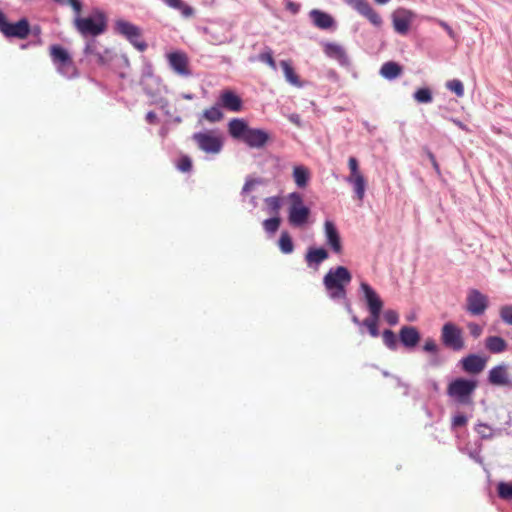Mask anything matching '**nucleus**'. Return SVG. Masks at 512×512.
Masks as SVG:
<instances>
[{
	"label": "nucleus",
	"mask_w": 512,
	"mask_h": 512,
	"mask_svg": "<svg viewBox=\"0 0 512 512\" xmlns=\"http://www.w3.org/2000/svg\"><path fill=\"white\" fill-rule=\"evenodd\" d=\"M351 280L352 274L348 268L344 266L330 268L323 277V285L327 291L328 297L335 302L342 301L349 315H353L354 313L351 302L347 298L346 290Z\"/></svg>",
	"instance_id": "nucleus-1"
},
{
	"label": "nucleus",
	"mask_w": 512,
	"mask_h": 512,
	"mask_svg": "<svg viewBox=\"0 0 512 512\" xmlns=\"http://www.w3.org/2000/svg\"><path fill=\"white\" fill-rule=\"evenodd\" d=\"M477 386L478 382L475 379L458 377L448 384L447 395L458 405H472Z\"/></svg>",
	"instance_id": "nucleus-2"
},
{
	"label": "nucleus",
	"mask_w": 512,
	"mask_h": 512,
	"mask_svg": "<svg viewBox=\"0 0 512 512\" xmlns=\"http://www.w3.org/2000/svg\"><path fill=\"white\" fill-rule=\"evenodd\" d=\"M74 26L82 36L95 37L106 31L107 18L102 11L96 10L89 17H75Z\"/></svg>",
	"instance_id": "nucleus-3"
},
{
	"label": "nucleus",
	"mask_w": 512,
	"mask_h": 512,
	"mask_svg": "<svg viewBox=\"0 0 512 512\" xmlns=\"http://www.w3.org/2000/svg\"><path fill=\"white\" fill-rule=\"evenodd\" d=\"M288 222L292 227L302 228L308 221L311 210L304 204L303 197L299 192L289 193Z\"/></svg>",
	"instance_id": "nucleus-4"
},
{
	"label": "nucleus",
	"mask_w": 512,
	"mask_h": 512,
	"mask_svg": "<svg viewBox=\"0 0 512 512\" xmlns=\"http://www.w3.org/2000/svg\"><path fill=\"white\" fill-rule=\"evenodd\" d=\"M140 84L145 94L150 98V104L157 105L161 109L168 105V100L161 95L162 85L158 77L150 71L144 72Z\"/></svg>",
	"instance_id": "nucleus-5"
},
{
	"label": "nucleus",
	"mask_w": 512,
	"mask_h": 512,
	"mask_svg": "<svg viewBox=\"0 0 512 512\" xmlns=\"http://www.w3.org/2000/svg\"><path fill=\"white\" fill-rule=\"evenodd\" d=\"M440 339L444 347L453 351H461L465 348L462 329L453 322H447L442 326Z\"/></svg>",
	"instance_id": "nucleus-6"
},
{
	"label": "nucleus",
	"mask_w": 512,
	"mask_h": 512,
	"mask_svg": "<svg viewBox=\"0 0 512 512\" xmlns=\"http://www.w3.org/2000/svg\"><path fill=\"white\" fill-rule=\"evenodd\" d=\"M49 51L53 63L57 66V69L61 74L67 77H71L76 74V68L72 57L65 48L60 45H52Z\"/></svg>",
	"instance_id": "nucleus-7"
},
{
	"label": "nucleus",
	"mask_w": 512,
	"mask_h": 512,
	"mask_svg": "<svg viewBox=\"0 0 512 512\" xmlns=\"http://www.w3.org/2000/svg\"><path fill=\"white\" fill-rule=\"evenodd\" d=\"M192 140L201 151L207 154L216 155L223 149L221 137L215 135L212 131L196 132L192 135Z\"/></svg>",
	"instance_id": "nucleus-8"
},
{
	"label": "nucleus",
	"mask_w": 512,
	"mask_h": 512,
	"mask_svg": "<svg viewBox=\"0 0 512 512\" xmlns=\"http://www.w3.org/2000/svg\"><path fill=\"white\" fill-rule=\"evenodd\" d=\"M0 32L8 38L23 40L30 34V24L26 18H22L16 23H10L4 13L0 11Z\"/></svg>",
	"instance_id": "nucleus-9"
},
{
	"label": "nucleus",
	"mask_w": 512,
	"mask_h": 512,
	"mask_svg": "<svg viewBox=\"0 0 512 512\" xmlns=\"http://www.w3.org/2000/svg\"><path fill=\"white\" fill-rule=\"evenodd\" d=\"M489 300L486 295L477 289H470L466 298V311L473 316L484 314L488 308Z\"/></svg>",
	"instance_id": "nucleus-10"
},
{
	"label": "nucleus",
	"mask_w": 512,
	"mask_h": 512,
	"mask_svg": "<svg viewBox=\"0 0 512 512\" xmlns=\"http://www.w3.org/2000/svg\"><path fill=\"white\" fill-rule=\"evenodd\" d=\"M359 289L363 294L362 299L366 303L369 315L381 314L384 303L375 289L366 282H361Z\"/></svg>",
	"instance_id": "nucleus-11"
},
{
	"label": "nucleus",
	"mask_w": 512,
	"mask_h": 512,
	"mask_svg": "<svg viewBox=\"0 0 512 512\" xmlns=\"http://www.w3.org/2000/svg\"><path fill=\"white\" fill-rule=\"evenodd\" d=\"M421 350L429 356L426 363L427 367L439 368L444 365L446 359L441 355V347L433 337H427L424 340Z\"/></svg>",
	"instance_id": "nucleus-12"
},
{
	"label": "nucleus",
	"mask_w": 512,
	"mask_h": 512,
	"mask_svg": "<svg viewBox=\"0 0 512 512\" xmlns=\"http://www.w3.org/2000/svg\"><path fill=\"white\" fill-rule=\"evenodd\" d=\"M346 2L373 26L378 28L382 26L383 20L381 16L372 8L367 0H346Z\"/></svg>",
	"instance_id": "nucleus-13"
},
{
	"label": "nucleus",
	"mask_w": 512,
	"mask_h": 512,
	"mask_svg": "<svg viewBox=\"0 0 512 512\" xmlns=\"http://www.w3.org/2000/svg\"><path fill=\"white\" fill-rule=\"evenodd\" d=\"M391 17L394 30L400 35H406L414 18V13L405 8H398L392 13Z\"/></svg>",
	"instance_id": "nucleus-14"
},
{
	"label": "nucleus",
	"mask_w": 512,
	"mask_h": 512,
	"mask_svg": "<svg viewBox=\"0 0 512 512\" xmlns=\"http://www.w3.org/2000/svg\"><path fill=\"white\" fill-rule=\"evenodd\" d=\"M486 363L487 358L478 354H469L459 361V365L465 373L474 375L481 373L485 369Z\"/></svg>",
	"instance_id": "nucleus-15"
},
{
	"label": "nucleus",
	"mask_w": 512,
	"mask_h": 512,
	"mask_svg": "<svg viewBox=\"0 0 512 512\" xmlns=\"http://www.w3.org/2000/svg\"><path fill=\"white\" fill-rule=\"evenodd\" d=\"M218 105L229 111L239 112L243 108V100L233 90L224 89L218 98Z\"/></svg>",
	"instance_id": "nucleus-16"
},
{
	"label": "nucleus",
	"mask_w": 512,
	"mask_h": 512,
	"mask_svg": "<svg viewBox=\"0 0 512 512\" xmlns=\"http://www.w3.org/2000/svg\"><path fill=\"white\" fill-rule=\"evenodd\" d=\"M421 340L419 330L414 326H402L399 331V341L408 350H413L417 347Z\"/></svg>",
	"instance_id": "nucleus-17"
},
{
	"label": "nucleus",
	"mask_w": 512,
	"mask_h": 512,
	"mask_svg": "<svg viewBox=\"0 0 512 512\" xmlns=\"http://www.w3.org/2000/svg\"><path fill=\"white\" fill-rule=\"evenodd\" d=\"M324 233L326 238V244L336 254L342 252V243L339 231L333 221L326 220L324 223Z\"/></svg>",
	"instance_id": "nucleus-18"
},
{
	"label": "nucleus",
	"mask_w": 512,
	"mask_h": 512,
	"mask_svg": "<svg viewBox=\"0 0 512 512\" xmlns=\"http://www.w3.org/2000/svg\"><path fill=\"white\" fill-rule=\"evenodd\" d=\"M270 139L267 131L259 128H250L243 142L250 148H263Z\"/></svg>",
	"instance_id": "nucleus-19"
},
{
	"label": "nucleus",
	"mask_w": 512,
	"mask_h": 512,
	"mask_svg": "<svg viewBox=\"0 0 512 512\" xmlns=\"http://www.w3.org/2000/svg\"><path fill=\"white\" fill-rule=\"evenodd\" d=\"M168 61L171 68L181 76H190L191 71L188 68V58L185 53L172 52L168 54Z\"/></svg>",
	"instance_id": "nucleus-20"
},
{
	"label": "nucleus",
	"mask_w": 512,
	"mask_h": 512,
	"mask_svg": "<svg viewBox=\"0 0 512 512\" xmlns=\"http://www.w3.org/2000/svg\"><path fill=\"white\" fill-rule=\"evenodd\" d=\"M488 381L492 385L512 387V381L509 379L507 366L504 364L497 365L489 371Z\"/></svg>",
	"instance_id": "nucleus-21"
},
{
	"label": "nucleus",
	"mask_w": 512,
	"mask_h": 512,
	"mask_svg": "<svg viewBox=\"0 0 512 512\" xmlns=\"http://www.w3.org/2000/svg\"><path fill=\"white\" fill-rule=\"evenodd\" d=\"M329 253L326 249L320 247H309L305 254V262L309 268L318 270L319 265L328 259Z\"/></svg>",
	"instance_id": "nucleus-22"
},
{
	"label": "nucleus",
	"mask_w": 512,
	"mask_h": 512,
	"mask_svg": "<svg viewBox=\"0 0 512 512\" xmlns=\"http://www.w3.org/2000/svg\"><path fill=\"white\" fill-rule=\"evenodd\" d=\"M251 127L248 126L246 120L242 118H233L228 123V132L229 135L238 141H242L245 139L246 134L249 132Z\"/></svg>",
	"instance_id": "nucleus-23"
},
{
	"label": "nucleus",
	"mask_w": 512,
	"mask_h": 512,
	"mask_svg": "<svg viewBox=\"0 0 512 512\" xmlns=\"http://www.w3.org/2000/svg\"><path fill=\"white\" fill-rule=\"evenodd\" d=\"M309 16L313 24L323 30H328L336 27L334 18L321 10L313 9L310 11Z\"/></svg>",
	"instance_id": "nucleus-24"
},
{
	"label": "nucleus",
	"mask_w": 512,
	"mask_h": 512,
	"mask_svg": "<svg viewBox=\"0 0 512 512\" xmlns=\"http://www.w3.org/2000/svg\"><path fill=\"white\" fill-rule=\"evenodd\" d=\"M325 54L336 59L341 66H349L350 60L344 48L336 43H327L324 47Z\"/></svg>",
	"instance_id": "nucleus-25"
},
{
	"label": "nucleus",
	"mask_w": 512,
	"mask_h": 512,
	"mask_svg": "<svg viewBox=\"0 0 512 512\" xmlns=\"http://www.w3.org/2000/svg\"><path fill=\"white\" fill-rule=\"evenodd\" d=\"M379 73L383 78L391 81L401 76L403 67L397 62L388 61L381 66Z\"/></svg>",
	"instance_id": "nucleus-26"
},
{
	"label": "nucleus",
	"mask_w": 512,
	"mask_h": 512,
	"mask_svg": "<svg viewBox=\"0 0 512 512\" xmlns=\"http://www.w3.org/2000/svg\"><path fill=\"white\" fill-rule=\"evenodd\" d=\"M130 45L140 52H144L148 48L146 40L142 36V30L130 23Z\"/></svg>",
	"instance_id": "nucleus-27"
},
{
	"label": "nucleus",
	"mask_w": 512,
	"mask_h": 512,
	"mask_svg": "<svg viewBox=\"0 0 512 512\" xmlns=\"http://www.w3.org/2000/svg\"><path fill=\"white\" fill-rule=\"evenodd\" d=\"M485 347L491 353L498 354L507 349V343L500 336H489L485 340Z\"/></svg>",
	"instance_id": "nucleus-28"
},
{
	"label": "nucleus",
	"mask_w": 512,
	"mask_h": 512,
	"mask_svg": "<svg viewBox=\"0 0 512 512\" xmlns=\"http://www.w3.org/2000/svg\"><path fill=\"white\" fill-rule=\"evenodd\" d=\"M293 179L298 188H305L310 180V172L303 165L295 166L293 169Z\"/></svg>",
	"instance_id": "nucleus-29"
},
{
	"label": "nucleus",
	"mask_w": 512,
	"mask_h": 512,
	"mask_svg": "<svg viewBox=\"0 0 512 512\" xmlns=\"http://www.w3.org/2000/svg\"><path fill=\"white\" fill-rule=\"evenodd\" d=\"M346 181L352 185L356 198L362 201L366 190V180L364 176L346 177Z\"/></svg>",
	"instance_id": "nucleus-30"
},
{
	"label": "nucleus",
	"mask_w": 512,
	"mask_h": 512,
	"mask_svg": "<svg viewBox=\"0 0 512 512\" xmlns=\"http://www.w3.org/2000/svg\"><path fill=\"white\" fill-rule=\"evenodd\" d=\"M280 66L283 69L284 76L287 82L296 87H302V83L300 82L298 75L295 73L294 68L292 67L289 61H280Z\"/></svg>",
	"instance_id": "nucleus-31"
},
{
	"label": "nucleus",
	"mask_w": 512,
	"mask_h": 512,
	"mask_svg": "<svg viewBox=\"0 0 512 512\" xmlns=\"http://www.w3.org/2000/svg\"><path fill=\"white\" fill-rule=\"evenodd\" d=\"M167 6L178 10L185 18L193 16L194 10L189 5L185 4L182 0H162Z\"/></svg>",
	"instance_id": "nucleus-32"
},
{
	"label": "nucleus",
	"mask_w": 512,
	"mask_h": 512,
	"mask_svg": "<svg viewBox=\"0 0 512 512\" xmlns=\"http://www.w3.org/2000/svg\"><path fill=\"white\" fill-rule=\"evenodd\" d=\"M381 314L369 315V317L362 320V324L367 328L369 334L376 338L380 335L378 323Z\"/></svg>",
	"instance_id": "nucleus-33"
},
{
	"label": "nucleus",
	"mask_w": 512,
	"mask_h": 512,
	"mask_svg": "<svg viewBox=\"0 0 512 512\" xmlns=\"http://www.w3.org/2000/svg\"><path fill=\"white\" fill-rule=\"evenodd\" d=\"M278 246L282 253L291 254L294 251L293 240L288 231H282L278 240Z\"/></svg>",
	"instance_id": "nucleus-34"
},
{
	"label": "nucleus",
	"mask_w": 512,
	"mask_h": 512,
	"mask_svg": "<svg viewBox=\"0 0 512 512\" xmlns=\"http://www.w3.org/2000/svg\"><path fill=\"white\" fill-rule=\"evenodd\" d=\"M413 98L418 103L428 104L433 101V94L430 88L422 87L413 93Z\"/></svg>",
	"instance_id": "nucleus-35"
},
{
	"label": "nucleus",
	"mask_w": 512,
	"mask_h": 512,
	"mask_svg": "<svg viewBox=\"0 0 512 512\" xmlns=\"http://www.w3.org/2000/svg\"><path fill=\"white\" fill-rule=\"evenodd\" d=\"M220 105H218V103L212 107H210L209 109H206L204 112H203V117L211 122V123H216V122H219L223 119V113L220 109Z\"/></svg>",
	"instance_id": "nucleus-36"
},
{
	"label": "nucleus",
	"mask_w": 512,
	"mask_h": 512,
	"mask_svg": "<svg viewBox=\"0 0 512 512\" xmlns=\"http://www.w3.org/2000/svg\"><path fill=\"white\" fill-rule=\"evenodd\" d=\"M382 338H383L384 345L389 350H391V351L397 350V348H398V339H397L396 334L392 330L385 329L382 332Z\"/></svg>",
	"instance_id": "nucleus-37"
},
{
	"label": "nucleus",
	"mask_w": 512,
	"mask_h": 512,
	"mask_svg": "<svg viewBox=\"0 0 512 512\" xmlns=\"http://www.w3.org/2000/svg\"><path fill=\"white\" fill-rule=\"evenodd\" d=\"M497 492L501 499L512 500V482H499Z\"/></svg>",
	"instance_id": "nucleus-38"
},
{
	"label": "nucleus",
	"mask_w": 512,
	"mask_h": 512,
	"mask_svg": "<svg viewBox=\"0 0 512 512\" xmlns=\"http://www.w3.org/2000/svg\"><path fill=\"white\" fill-rule=\"evenodd\" d=\"M280 224V217L274 216L263 221V228L267 233L274 234L279 229Z\"/></svg>",
	"instance_id": "nucleus-39"
},
{
	"label": "nucleus",
	"mask_w": 512,
	"mask_h": 512,
	"mask_svg": "<svg viewBox=\"0 0 512 512\" xmlns=\"http://www.w3.org/2000/svg\"><path fill=\"white\" fill-rule=\"evenodd\" d=\"M265 203L270 213L278 215L281 208V198L278 196H271L265 198Z\"/></svg>",
	"instance_id": "nucleus-40"
},
{
	"label": "nucleus",
	"mask_w": 512,
	"mask_h": 512,
	"mask_svg": "<svg viewBox=\"0 0 512 512\" xmlns=\"http://www.w3.org/2000/svg\"><path fill=\"white\" fill-rule=\"evenodd\" d=\"M446 88L451 92H454L458 97H462L464 95V85L459 79L447 81Z\"/></svg>",
	"instance_id": "nucleus-41"
},
{
	"label": "nucleus",
	"mask_w": 512,
	"mask_h": 512,
	"mask_svg": "<svg viewBox=\"0 0 512 512\" xmlns=\"http://www.w3.org/2000/svg\"><path fill=\"white\" fill-rule=\"evenodd\" d=\"M475 431L479 434L481 439H490L493 437L492 428L486 423H478L475 425Z\"/></svg>",
	"instance_id": "nucleus-42"
},
{
	"label": "nucleus",
	"mask_w": 512,
	"mask_h": 512,
	"mask_svg": "<svg viewBox=\"0 0 512 512\" xmlns=\"http://www.w3.org/2000/svg\"><path fill=\"white\" fill-rule=\"evenodd\" d=\"M258 60L263 62V63H266L273 70L277 69V65H276V62H275V60L273 58L272 50L270 48H268L266 51L260 53L258 55Z\"/></svg>",
	"instance_id": "nucleus-43"
},
{
	"label": "nucleus",
	"mask_w": 512,
	"mask_h": 512,
	"mask_svg": "<svg viewBox=\"0 0 512 512\" xmlns=\"http://www.w3.org/2000/svg\"><path fill=\"white\" fill-rule=\"evenodd\" d=\"M177 168L181 172H190L192 170V160L187 155H182L177 162Z\"/></svg>",
	"instance_id": "nucleus-44"
},
{
	"label": "nucleus",
	"mask_w": 512,
	"mask_h": 512,
	"mask_svg": "<svg viewBox=\"0 0 512 512\" xmlns=\"http://www.w3.org/2000/svg\"><path fill=\"white\" fill-rule=\"evenodd\" d=\"M383 318L390 326H395L399 322V314L393 309L386 310L383 313Z\"/></svg>",
	"instance_id": "nucleus-45"
},
{
	"label": "nucleus",
	"mask_w": 512,
	"mask_h": 512,
	"mask_svg": "<svg viewBox=\"0 0 512 512\" xmlns=\"http://www.w3.org/2000/svg\"><path fill=\"white\" fill-rule=\"evenodd\" d=\"M501 319L508 325H512V305H505L500 309Z\"/></svg>",
	"instance_id": "nucleus-46"
},
{
	"label": "nucleus",
	"mask_w": 512,
	"mask_h": 512,
	"mask_svg": "<svg viewBox=\"0 0 512 512\" xmlns=\"http://www.w3.org/2000/svg\"><path fill=\"white\" fill-rule=\"evenodd\" d=\"M348 166L350 169V175L348 177H357L362 176V174L359 171V163L358 160L351 156L348 160Z\"/></svg>",
	"instance_id": "nucleus-47"
},
{
	"label": "nucleus",
	"mask_w": 512,
	"mask_h": 512,
	"mask_svg": "<svg viewBox=\"0 0 512 512\" xmlns=\"http://www.w3.org/2000/svg\"><path fill=\"white\" fill-rule=\"evenodd\" d=\"M467 421H468V418L466 415H464L462 413H458L453 416L452 422H451V427L454 429V428L465 426L467 424Z\"/></svg>",
	"instance_id": "nucleus-48"
},
{
	"label": "nucleus",
	"mask_w": 512,
	"mask_h": 512,
	"mask_svg": "<svg viewBox=\"0 0 512 512\" xmlns=\"http://www.w3.org/2000/svg\"><path fill=\"white\" fill-rule=\"evenodd\" d=\"M261 183V180L260 179H246L243 187H242V190H241V195H246L247 193H249L253 186L256 185V184H260Z\"/></svg>",
	"instance_id": "nucleus-49"
},
{
	"label": "nucleus",
	"mask_w": 512,
	"mask_h": 512,
	"mask_svg": "<svg viewBox=\"0 0 512 512\" xmlns=\"http://www.w3.org/2000/svg\"><path fill=\"white\" fill-rule=\"evenodd\" d=\"M468 328H469V332L473 338H478L483 332L482 327L474 322L469 323Z\"/></svg>",
	"instance_id": "nucleus-50"
},
{
	"label": "nucleus",
	"mask_w": 512,
	"mask_h": 512,
	"mask_svg": "<svg viewBox=\"0 0 512 512\" xmlns=\"http://www.w3.org/2000/svg\"><path fill=\"white\" fill-rule=\"evenodd\" d=\"M65 3H68L72 7L76 14L75 17H80L82 12V3L80 0H65Z\"/></svg>",
	"instance_id": "nucleus-51"
},
{
	"label": "nucleus",
	"mask_w": 512,
	"mask_h": 512,
	"mask_svg": "<svg viewBox=\"0 0 512 512\" xmlns=\"http://www.w3.org/2000/svg\"><path fill=\"white\" fill-rule=\"evenodd\" d=\"M115 30L124 35L125 37H128V22L126 21H118L115 26Z\"/></svg>",
	"instance_id": "nucleus-52"
},
{
	"label": "nucleus",
	"mask_w": 512,
	"mask_h": 512,
	"mask_svg": "<svg viewBox=\"0 0 512 512\" xmlns=\"http://www.w3.org/2000/svg\"><path fill=\"white\" fill-rule=\"evenodd\" d=\"M288 119L291 123H293L297 127H299V128L303 127V122H302L299 114H296V113L289 114Z\"/></svg>",
	"instance_id": "nucleus-53"
},
{
	"label": "nucleus",
	"mask_w": 512,
	"mask_h": 512,
	"mask_svg": "<svg viewBox=\"0 0 512 512\" xmlns=\"http://www.w3.org/2000/svg\"><path fill=\"white\" fill-rule=\"evenodd\" d=\"M171 130L170 121H166L159 130V136L165 139Z\"/></svg>",
	"instance_id": "nucleus-54"
},
{
	"label": "nucleus",
	"mask_w": 512,
	"mask_h": 512,
	"mask_svg": "<svg viewBox=\"0 0 512 512\" xmlns=\"http://www.w3.org/2000/svg\"><path fill=\"white\" fill-rule=\"evenodd\" d=\"M145 120L149 123V124H156L158 123V117L157 115L155 114L154 111H149L146 116H145Z\"/></svg>",
	"instance_id": "nucleus-55"
},
{
	"label": "nucleus",
	"mask_w": 512,
	"mask_h": 512,
	"mask_svg": "<svg viewBox=\"0 0 512 512\" xmlns=\"http://www.w3.org/2000/svg\"><path fill=\"white\" fill-rule=\"evenodd\" d=\"M439 25L444 28V30L447 31L448 35L451 37V38H454L455 37V33L453 31V29L448 25V23H446L445 21H442L440 20L439 22Z\"/></svg>",
	"instance_id": "nucleus-56"
},
{
	"label": "nucleus",
	"mask_w": 512,
	"mask_h": 512,
	"mask_svg": "<svg viewBox=\"0 0 512 512\" xmlns=\"http://www.w3.org/2000/svg\"><path fill=\"white\" fill-rule=\"evenodd\" d=\"M469 456L470 458H472L475 462H478L480 464H482V457L480 456V451L479 450H473V451H470L469 452Z\"/></svg>",
	"instance_id": "nucleus-57"
},
{
	"label": "nucleus",
	"mask_w": 512,
	"mask_h": 512,
	"mask_svg": "<svg viewBox=\"0 0 512 512\" xmlns=\"http://www.w3.org/2000/svg\"><path fill=\"white\" fill-rule=\"evenodd\" d=\"M286 8L288 10H290L293 14H296L299 12V9H300V6L299 4L297 3H294V2H291V1H288L287 2V5H286Z\"/></svg>",
	"instance_id": "nucleus-58"
},
{
	"label": "nucleus",
	"mask_w": 512,
	"mask_h": 512,
	"mask_svg": "<svg viewBox=\"0 0 512 512\" xmlns=\"http://www.w3.org/2000/svg\"><path fill=\"white\" fill-rule=\"evenodd\" d=\"M422 151L425 153V155L427 156V158L429 159V161L431 163L436 160L435 155L431 152V150L427 146H424L422 148Z\"/></svg>",
	"instance_id": "nucleus-59"
},
{
	"label": "nucleus",
	"mask_w": 512,
	"mask_h": 512,
	"mask_svg": "<svg viewBox=\"0 0 512 512\" xmlns=\"http://www.w3.org/2000/svg\"><path fill=\"white\" fill-rule=\"evenodd\" d=\"M94 48H95V47H94V43H93V42H89V43L86 45V47H85V49H84V52H85L86 54H94Z\"/></svg>",
	"instance_id": "nucleus-60"
},
{
	"label": "nucleus",
	"mask_w": 512,
	"mask_h": 512,
	"mask_svg": "<svg viewBox=\"0 0 512 512\" xmlns=\"http://www.w3.org/2000/svg\"><path fill=\"white\" fill-rule=\"evenodd\" d=\"M452 121L460 129H462L464 131H468V127L463 122H461L460 120L453 119Z\"/></svg>",
	"instance_id": "nucleus-61"
},
{
	"label": "nucleus",
	"mask_w": 512,
	"mask_h": 512,
	"mask_svg": "<svg viewBox=\"0 0 512 512\" xmlns=\"http://www.w3.org/2000/svg\"><path fill=\"white\" fill-rule=\"evenodd\" d=\"M351 316V321L357 325V326H363L362 324V320H360L356 315L355 313H353V315H350Z\"/></svg>",
	"instance_id": "nucleus-62"
},
{
	"label": "nucleus",
	"mask_w": 512,
	"mask_h": 512,
	"mask_svg": "<svg viewBox=\"0 0 512 512\" xmlns=\"http://www.w3.org/2000/svg\"><path fill=\"white\" fill-rule=\"evenodd\" d=\"M431 165H432L433 169L435 170V172H436L438 175H440L441 171H440V166H439V164H438L437 160H435L434 162H432V164H431Z\"/></svg>",
	"instance_id": "nucleus-63"
},
{
	"label": "nucleus",
	"mask_w": 512,
	"mask_h": 512,
	"mask_svg": "<svg viewBox=\"0 0 512 512\" xmlns=\"http://www.w3.org/2000/svg\"><path fill=\"white\" fill-rule=\"evenodd\" d=\"M431 165H432L433 169L435 170V172H436L438 175H440L441 171H440V166H439V164H438L437 160H435L434 162H432V164H431Z\"/></svg>",
	"instance_id": "nucleus-64"
}]
</instances>
